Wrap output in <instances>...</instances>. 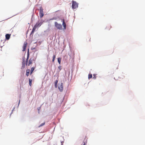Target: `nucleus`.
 <instances>
[{"instance_id":"f257e3e1","label":"nucleus","mask_w":145,"mask_h":145,"mask_svg":"<svg viewBox=\"0 0 145 145\" xmlns=\"http://www.w3.org/2000/svg\"><path fill=\"white\" fill-rule=\"evenodd\" d=\"M42 23L41 21H38L35 24L34 27L33 28L30 34V36H33V33L35 31L36 29L37 28L40 27L42 25Z\"/></svg>"},{"instance_id":"f03ea898","label":"nucleus","mask_w":145,"mask_h":145,"mask_svg":"<svg viewBox=\"0 0 145 145\" xmlns=\"http://www.w3.org/2000/svg\"><path fill=\"white\" fill-rule=\"evenodd\" d=\"M78 7V4L75 1H72V8L73 9L76 8Z\"/></svg>"},{"instance_id":"7ed1b4c3","label":"nucleus","mask_w":145,"mask_h":145,"mask_svg":"<svg viewBox=\"0 0 145 145\" xmlns=\"http://www.w3.org/2000/svg\"><path fill=\"white\" fill-rule=\"evenodd\" d=\"M58 88L61 92L63 90V84L62 82L59 83L58 84Z\"/></svg>"},{"instance_id":"20e7f679","label":"nucleus","mask_w":145,"mask_h":145,"mask_svg":"<svg viewBox=\"0 0 145 145\" xmlns=\"http://www.w3.org/2000/svg\"><path fill=\"white\" fill-rule=\"evenodd\" d=\"M55 26L57 29H62V27L61 25L58 24L57 22H55Z\"/></svg>"},{"instance_id":"39448f33","label":"nucleus","mask_w":145,"mask_h":145,"mask_svg":"<svg viewBox=\"0 0 145 145\" xmlns=\"http://www.w3.org/2000/svg\"><path fill=\"white\" fill-rule=\"evenodd\" d=\"M39 15L40 18H41L44 16L43 9L42 8H40V10Z\"/></svg>"},{"instance_id":"423d86ee","label":"nucleus","mask_w":145,"mask_h":145,"mask_svg":"<svg viewBox=\"0 0 145 145\" xmlns=\"http://www.w3.org/2000/svg\"><path fill=\"white\" fill-rule=\"evenodd\" d=\"M27 42L26 41L24 42L23 46V51H25L26 49V48L27 47Z\"/></svg>"},{"instance_id":"0eeeda50","label":"nucleus","mask_w":145,"mask_h":145,"mask_svg":"<svg viewBox=\"0 0 145 145\" xmlns=\"http://www.w3.org/2000/svg\"><path fill=\"white\" fill-rule=\"evenodd\" d=\"M63 29H66V25L65 22V20L64 19H63Z\"/></svg>"},{"instance_id":"6e6552de","label":"nucleus","mask_w":145,"mask_h":145,"mask_svg":"<svg viewBox=\"0 0 145 145\" xmlns=\"http://www.w3.org/2000/svg\"><path fill=\"white\" fill-rule=\"evenodd\" d=\"M33 59L32 58H31L29 61L28 62V65L29 66L30 64H31L32 63L33 61Z\"/></svg>"},{"instance_id":"1a4fd4ad","label":"nucleus","mask_w":145,"mask_h":145,"mask_svg":"<svg viewBox=\"0 0 145 145\" xmlns=\"http://www.w3.org/2000/svg\"><path fill=\"white\" fill-rule=\"evenodd\" d=\"M30 72V70L29 69H27L26 70V75L27 76H28L29 75Z\"/></svg>"},{"instance_id":"9d476101","label":"nucleus","mask_w":145,"mask_h":145,"mask_svg":"<svg viewBox=\"0 0 145 145\" xmlns=\"http://www.w3.org/2000/svg\"><path fill=\"white\" fill-rule=\"evenodd\" d=\"M111 26L110 25H108L106 27V29L107 30H109L111 28Z\"/></svg>"},{"instance_id":"9b49d317","label":"nucleus","mask_w":145,"mask_h":145,"mask_svg":"<svg viewBox=\"0 0 145 145\" xmlns=\"http://www.w3.org/2000/svg\"><path fill=\"white\" fill-rule=\"evenodd\" d=\"M32 80L29 78V85L30 86H31L32 85Z\"/></svg>"},{"instance_id":"f8f14e48","label":"nucleus","mask_w":145,"mask_h":145,"mask_svg":"<svg viewBox=\"0 0 145 145\" xmlns=\"http://www.w3.org/2000/svg\"><path fill=\"white\" fill-rule=\"evenodd\" d=\"M92 77V74H89L88 75V78L89 79L91 78Z\"/></svg>"},{"instance_id":"ddd939ff","label":"nucleus","mask_w":145,"mask_h":145,"mask_svg":"<svg viewBox=\"0 0 145 145\" xmlns=\"http://www.w3.org/2000/svg\"><path fill=\"white\" fill-rule=\"evenodd\" d=\"M57 59H58V62L59 63V64H60L61 62V59L60 57H59Z\"/></svg>"},{"instance_id":"4468645a","label":"nucleus","mask_w":145,"mask_h":145,"mask_svg":"<svg viewBox=\"0 0 145 145\" xmlns=\"http://www.w3.org/2000/svg\"><path fill=\"white\" fill-rule=\"evenodd\" d=\"M58 82V80H56L55 83V86L56 88L57 87V84Z\"/></svg>"},{"instance_id":"2eb2a0df","label":"nucleus","mask_w":145,"mask_h":145,"mask_svg":"<svg viewBox=\"0 0 145 145\" xmlns=\"http://www.w3.org/2000/svg\"><path fill=\"white\" fill-rule=\"evenodd\" d=\"M56 57V56L55 55H54L53 56V59L52 60V61L53 62H54V61L55 60V59Z\"/></svg>"},{"instance_id":"dca6fc26","label":"nucleus","mask_w":145,"mask_h":145,"mask_svg":"<svg viewBox=\"0 0 145 145\" xmlns=\"http://www.w3.org/2000/svg\"><path fill=\"white\" fill-rule=\"evenodd\" d=\"M58 69H59V72L61 69H62V67L61 66H60V65H59V67H58Z\"/></svg>"},{"instance_id":"f3484780","label":"nucleus","mask_w":145,"mask_h":145,"mask_svg":"<svg viewBox=\"0 0 145 145\" xmlns=\"http://www.w3.org/2000/svg\"><path fill=\"white\" fill-rule=\"evenodd\" d=\"M45 123L44 122L43 123H42L39 126V127H41V126L44 125V124H45Z\"/></svg>"},{"instance_id":"a211bd4d","label":"nucleus","mask_w":145,"mask_h":145,"mask_svg":"<svg viewBox=\"0 0 145 145\" xmlns=\"http://www.w3.org/2000/svg\"><path fill=\"white\" fill-rule=\"evenodd\" d=\"M34 70V68L33 67H32L31 68L30 71H31V72H33V71Z\"/></svg>"},{"instance_id":"6ab92c4d","label":"nucleus","mask_w":145,"mask_h":145,"mask_svg":"<svg viewBox=\"0 0 145 145\" xmlns=\"http://www.w3.org/2000/svg\"><path fill=\"white\" fill-rule=\"evenodd\" d=\"M93 78L94 79H95L96 78V74H93Z\"/></svg>"},{"instance_id":"aec40b11","label":"nucleus","mask_w":145,"mask_h":145,"mask_svg":"<svg viewBox=\"0 0 145 145\" xmlns=\"http://www.w3.org/2000/svg\"><path fill=\"white\" fill-rule=\"evenodd\" d=\"M11 35L10 34H7L5 35V36H10Z\"/></svg>"},{"instance_id":"412c9836","label":"nucleus","mask_w":145,"mask_h":145,"mask_svg":"<svg viewBox=\"0 0 145 145\" xmlns=\"http://www.w3.org/2000/svg\"><path fill=\"white\" fill-rule=\"evenodd\" d=\"M29 49H28V53H27V60L28 59V57H29Z\"/></svg>"},{"instance_id":"4be33fe9","label":"nucleus","mask_w":145,"mask_h":145,"mask_svg":"<svg viewBox=\"0 0 145 145\" xmlns=\"http://www.w3.org/2000/svg\"><path fill=\"white\" fill-rule=\"evenodd\" d=\"M10 37H6V40H8L10 38Z\"/></svg>"},{"instance_id":"5701e85b","label":"nucleus","mask_w":145,"mask_h":145,"mask_svg":"<svg viewBox=\"0 0 145 145\" xmlns=\"http://www.w3.org/2000/svg\"><path fill=\"white\" fill-rule=\"evenodd\" d=\"M35 49V48H31V49L32 50H33L34 49Z\"/></svg>"},{"instance_id":"b1692460","label":"nucleus","mask_w":145,"mask_h":145,"mask_svg":"<svg viewBox=\"0 0 145 145\" xmlns=\"http://www.w3.org/2000/svg\"><path fill=\"white\" fill-rule=\"evenodd\" d=\"M32 72H31V71H30V74H31Z\"/></svg>"},{"instance_id":"393cba45","label":"nucleus","mask_w":145,"mask_h":145,"mask_svg":"<svg viewBox=\"0 0 145 145\" xmlns=\"http://www.w3.org/2000/svg\"><path fill=\"white\" fill-rule=\"evenodd\" d=\"M23 80H22V83H23Z\"/></svg>"}]
</instances>
